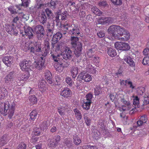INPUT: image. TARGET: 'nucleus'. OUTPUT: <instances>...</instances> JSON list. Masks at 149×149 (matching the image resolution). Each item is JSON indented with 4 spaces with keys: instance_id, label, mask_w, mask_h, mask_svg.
Returning <instances> with one entry per match:
<instances>
[{
    "instance_id": "f257e3e1",
    "label": "nucleus",
    "mask_w": 149,
    "mask_h": 149,
    "mask_svg": "<svg viewBox=\"0 0 149 149\" xmlns=\"http://www.w3.org/2000/svg\"><path fill=\"white\" fill-rule=\"evenodd\" d=\"M109 34L112 37H105V40L107 39L112 41L115 38L120 40L127 41L130 36L129 32L124 28L116 25L111 26L108 29Z\"/></svg>"
},
{
    "instance_id": "f03ea898",
    "label": "nucleus",
    "mask_w": 149,
    "mask_h": 149,
    "mask_svg": "<svg viewBox=\"0 0 149 149\" xmlns=\"http://www.w3.org/2000/svg\"><path fill=\"white\" fill-rule=\"evenodd\" d=\"M54 46L55 51L58 54L56 57L59 58L61 56L64 59L67 60L71 58L72 51L68 47L64 46L61 43H58Z\"/></svg>"
},
{
    "instance_id": "7ed1b4c3",
    "label": "nucleus",
    "mask_w": 149,
    "mask_h": 149,
    "mask_svg": "<svg viewBox=\"0 0 149 149\" xmlns=\"http://www.w3.org/2000/svg\"><path fill=\"white\" fill-rule=\"evenodd\" d=\"M114 97V95L112 94H111L110 95V98L112 101H113L115 98L116 99H118L121 100V102L123 103V104L121 106L119 107V110L121 112H123L124 111L130 110V113L132 114L135 111V109L133 108L131 109L132 105L129 101H126L124 99H122L121 98V97H123L122 95H119Z\"/></svg>"
},
{
    "instance_id": "20e7f679",
    "label": "nucleus",
    "mask_w": 149,
    "mask_h": 149,
    "mask_svg": "<svg viewBox=\"0 0 149 149\" xmlns=\"http://www.w3.org/2000/svg\"><path fill=\"white\" fill-rule=\"evenodd\" d=\"M15 106V102H13L10 104L8 102H6L4 104L3 106L1 107L0 113L4 116L8 115V117L11 119L13 115Z\"/></svg>"
},
{
    "instance_id": "39448f33",
    "label": "nucleus",
    "mask_w": 149,
    "mask_h": 149,
    "mask_svg": "<svg viewBox=\"0 0 149 149\" xmlns=\"http://www.w3.org/2000/svg\"><path fill=\"white\" fill-rule=\"evenodd\" d=\"M71 43L73 47L75 48V54L79 56L81 51L82 45L81 43L79 42L78 38L76 37H71Z\"/></svg>"
},
{
    "instance_id": "423d86ee",
    "label": "nucleus",
    "mask_w": 149,
    "mask_h": 149,
    "mask_svg": "<svg viewBox=\"0 0 149 149\" xmlns=\"http://www.w3.org/2000/svg\"><path fill=\"white\" fill-rule=\"evenodd\" d=\"M65 31H67L69 29L70 30L69 33L72 35L76 36L80 33L79 30L78 26L73 24L70 26V24L68 23H65L63 25Z\"/></svg>"
},
{
    "instance_id": "0eeeda50",
    "label": "nucleus",
    "mask_w": 149,
    "mask_h": 149,
    "mask_svg": "<svg viewBox=\"0 0 149 149\" xmlns=\"http://www.w3.org/2000/svg\"><path fill=\"white\" fill-rule=\"evenodd\" d=\"M19 65L21 70L26 72H29L32 71L33 68L31 65V61H29L22 60L20 61Z\"/></svg>"
},
{
    "instance_id": "6e6552de",
    "label": "nucleus",
    "mask_w": 149,
    "mask_h": 149,
    "mask_svg": "<svg viewBox=\"0 0 149 149\" xmlns=\"http://www.w3.org/2000/svg\"><path fill=\"white\" fill-rule=\"evenodd\" d=\"M52 57L54 60L56 62L54 64V67L56 70L59 72H63L64 69V65L62 63L58 62L59 58L54 55H53Z\"/></svg>"
},
{
    "instance_id": "1a4fd4ad",
    "label": "nucleus",
    "mask_w": 149,
    "mask_h": 149,
    "mask_svg": "<svg viewBox=\"0 0 149 149\" xmlns=\"http://www.w3.org/2000/svg\"><path fill=\"white\" fill-rule=\"evenodd\" d=\"M6 29L9 34L17 35L18 33L17 28L15 27L13 24H6Z\"/></svg>"
},
{
    "instance_id": "9d476101",
    "label": "nucleus",
    "mask_w": 149,
    "mask_h": 149,
    "mask_svg": "<svg viewBox=\"0 0 149 149\" xmlns=\"http://www.w3.org/2000/svg\"><path fill=\"white\" fill-rule=\"evenodd\" d=\"M34 30L39 39L44 38L45 31L43 26L40 25H37L35 27Z\"/></svg>"
},
{
    "instance_id": "9b49d317",
    "label": "nucleus",
    "mask_w": 149,
    "mask_h": 149,
    "mask_svg": "<svg viewBox=\"0 0 149 149\" xmlns=\"http://www.w3.org/2000/svg\"><path fill=\"white\" fill-rule=\"evenodd\" d=\"M60 139V136L58 135L55 137L48 140L47 143L48 146L51 148H54L57 146L58 142Z\"/></svg>"
},
{
    "instance_id": "f8f14e48",
    "label": "nucleus",
    "mask_w": 149,
    "mask_h": 149,
    "mask_svg": "<svg viewBox=\"0 0 149 149\" xmlns=\"http://www.w3.org/2000/svg\"><path fill=\"white\" fill-rule=\"evenodd\" d=\"M57 15L56 17L55 20L57 22V24H58L60 22V19L59 18H61L62 20H66L68 17L69 16V15L66 11H65L63 12L61 14L60 11L57 12Z\"/></svg>"
},
{
    "instance_id": "ddd939ff",
    "label": "nucleus",
    "mask_w": 149,
    "mask_h": 149,
    "mask_svg": "<svg viewBox=\"0 0 149 149\" xmlns=\"http://www.w3.org/2000/svg\"><path fill=\"white\" fill-rule=\"evenodd\" d=\"M79 77L86 82H89L92 79V76L85 71L81 72L79 75Z\"/></svg>"
},
{
    "instance_id": "4468645a",
    "label": "nucleus",
    "mask_w": 149,
    "mask_h": 149,
    "mask_svg": "<svg viewBox=\"0 0 149 149\" xmlns=\"http://www.w3.org/2000/svg\"><path fill=\"white\" fill-rule=\"evenodd\" d=\"M113 19L110 17H100L97 18L96 22L97 24H104L107 23H111L112 22Z\"/></svg>"
},
{
    "instance_id": "2eb2a0df",
    "label": "nucleus",
    "mask_w": 149,
    "mask_h": 149,
    "mask_svg": "<svg viewBox=\"0 0 149 149\" xmlns=\"http://www.w3.org/2000/svg\"><path fill=\"white\" fill-rule=\"evenodd\" d=\"M30 49V52L31 53L34 54H35L37 55L36 53L41 51V46L39 44H36L33 46H31V45L29 47L26 48L24 50L26 51L27 50Z\"/></svg>"
},
{
    "instance_id": "dca6fc26",
    "label": "nucleus",
    "mask_w": 149,
    "mask_h": 149,
    "mask_svg": "<svg viewBox=\"0 0 149 149\" xmlns=\"http://www.w3.org/2000/svg\"><path fill=\"white\" fill-rule=\"evenodd\" d=\"M44 61L42 58L38 61H35L33 63V66L39 70H41L44 67Z\"/></svg>"
},
{
    "instance_id": "f3484780",
    "label": "nucleus",
    "mask_w": 149,
    "mask_h": 149,
    "mask_svg": "<svg viewBox=\"0 0 149 149\" xmlns=\"http://www.w3.org/2000/svg\"><path fill=\"white\" fill-rule=\"evenodd\" d=\"M13 57L11 56H5L2 59V61L8 67L10 66L13 63Z\"/></svg>"
},
{
    "instance_id": "a211bd4d",
    "label": "nucleus",
    "mask_w": 149,
    "mask_h": 149,
    "mask_svg": "<svg viewBox=\"0 0 149 149\" xmlns=\"http://www.w3.org/2000/svg\"><path fill=\"white\" fill-rule=\"evenodd\" d=\"M77 4H76V3L73 1H69L68 2L67 5L69 6L71 10L74 11V13H77L79 10L78 6H77Z\"/></svg>"
},
{
    "instance_id": "6ab92c4d",
    "label": "nucleus",
    "mask_w": 149,
    "mask_h": 149,
    "mask_svg": "<svg viewBox=\"0 0 149 149\" xmlns=\"http://www.w3.org/2000/svg\"><path fill=\"white\" fill-rule=\"evenodd\" d=\"M46 84V81L44 80H39L38 83V86L40 90L43 93L46 92L47 90Z\"/></svg>"
},
{
    "instance_id": "aec40b11",
    "label": "nucleus",
    "mask_w": 149,
    "mask_h": 149,
    "mask_svg": "<svg viewBox=\"0 0 149 149\" xmlns=\"http://www.w3.org/2000/svg\"><path fill=\"white\" fill-rule=\"evenodd\" d=\"M4 81L8 84L12 83L14 80V76L13 72H10L4 78Z\"/></svg>"
},
{
    "instance_id": "412c9836",
    "label": "nucleus",
    "mask_w": 149,
    "mask_h": 149,
    "mask_svg": "<svg viewBox=\"0 0 149 149\" xmlns=\"http://www.w3.org/2000/svg\"><path fill=\"white\" fill-rule=\"evenodd\" d=\"M44 76L45 79L49 84H52L53 81L52 78V75L51 72L48 70H46L44 73Z\"/></svg>"
},
{
    "instance_id": "4be33fe9",
    "label": "nucleus",
    "mask_w": 149,
    "mask_h": 149,
    "mask_svg": "<svg viewBox=\"0 0 149 149\" xmlns=\"http://www.w3.org/2000/svg\"><path fill=\"white\" fill-rule=\"evenodd\" d=\"M124 60L125 62L128 64L131 67H134L135 65V63L132 59L128 55H125L124 57Z\"/></svg>"
},
{
    "instance_id": "5701e85b",
    "label": "nucleus",
    "mask_w": 149,
    "mask_h": 149,
    "mask_svg": "<svg viewBox=\"0 0 149 149\" xmlns=\"http://www.w3.org/2000/svg\"><path fill=\"white\" fill-rule=\"evenodd\" d=\"M72 93L71 90L68 88H64L63 89L60 93L61 95L65 97H68Z\"/></svg>"
},
{
    "instance_id": "b1692460",
    "label": "nucleus",
    "mask_w": 149,
    "mask_h": 149,
    "mask_svg": "<svg viewBox=\"0 0 149 149\" xmlns=\"http://www.w3.org/2000/svg\"><path fill=\"white\" fill-rule=\"evenodd\" d=\"M30 74L29 72H28L25 73H23L21 74L19 77L18 78V80L21 81H22V83L23 81H27L30 77Z\"/></svg>"
},
{
    "instance_id": "393cba45",
    "label": "nucleus",
    "mask_w": 149,
    "mask_h": 149,
    "mask_svg": "<svg viewBox=\"0 0 149 149\" xmlns=\"http://www.w3.org/2000/svg\"><path fill=\"white\" fill-rule=\"evenodd\" d=\"M88 51H87V54L88 56L91 57L92 56V54L97 49L96 45L93 44L91 45V47H88Z\"/></svg>"
},
{
    "instance_id": "a878e982",
    "label": "nucleus",
    "mask_w": 149,
    "mask_h": 149,
    "mask_svg": "<svg viewBox=\"0 0 149 149\" xmlns=\"http://www.w3.org/2000/svg\"><path fill=\"white\" fill-rule=\"evenodd\" d=\"M147 120V118L145 115L142 116L139 120L137 122V124L138 126H140L143 125Z\"/></svg>"
},
{
    "instance_id": "bb28decb",
    "label": "nucleus",
    "mask_w": 149,
    "mask_h": 149,
    "mask_svg": "<svg viewBox=\"0 0 149 149\" xmlns=\"http://www.w3.org/2000/svg\"><path fill=\"white\" fill-rule=\"evenodd\" d=\"M38 19L42 24H43L45 23L46 20V17L44 12L42 11L39 14Z\"/></svg>"
},
{
    "instance_id": "cd10ccee",
    "label": "nucleus",
    "mask_w": 149,
    "mask_h": 149,
    "mask_svg": "<svg viewBox=\"0 0 149 149\" xmlns=\"http://www.w3.org/2000/svg\"><path fill=\"white\" fill-rule=\"evenodd\" d=\"M33 30L29 26H28L27 28H25L24 32L25 35L28 36L29 38H31L33 36V34L32 33Z\"/></svg>"
},
{
    "instance_id": "c85d7f7f",
    "label": "nucleus",
    "mask_w": 149,
    "mask_h": 149,
    "mask_svg": "<svg viewBox=\"0 0 149 149\" xmlns=\"http://www.w3.org/2000/svg\"><path fill=\"white\" fill-rule=\"evenodd\" d=\"M78 68L77 67H73L71 70V73L72 77L74 79L78 73Z\"/></svg>"
},
{
    "instance_id": "c756f323",
    "label": "nucleus",
    "mask_w": 149,
    "mask_h": 149,
    "mask_svg": "<svg viewBox=\"0 0 149 149\" xmlns=\"http://www.w3.org/2000/svg\"><path fill=\"white\" fill-rule=\"evenodd\" d=\"M62 36L61 34L59 33H57L53 36L52 41L53 43L55 44L59 40Z\"/></svg>"
},
{
    "instance_id": "7c9ffc66",
    "label": "nucleus",
    "mask_w": 149,
    "mask_h": 149,
    "mask_svg": "<svg viewBox=\"0 0 149 149\" xmlns=\"http://www.w3.org/2000/svg\"><path fill=\"white\" fill-rule=\"evenodd\" d=\"M107 53L108 55L111 57L115 56L117 54L116 50L114 49L111 48H108Z\"/></svg>"
},
{
    "instance_id": "2f4dec72",
    "label": "nucleus",
    "mask_w": 149,
    "mask_h": 149,
    "mask_svg": "<svg viewBox=\"0 0 149 149\" xmlns=\"http://www.w3.org/2000/svg\"><path fill=\"white\" fill-rule=\"evenodd\" d=\"M86 68L87 71L91 74L96 73L97 71L95 68L90 64L87 65Z\"/></svg>"
},
{
    "instance_id": "473e14b6",
    "label": "nucleus",
    "mask_w": 149,
    "mask_h": 149,
    "mask_svg": "<svg viewBox=\"0 0 149 149\" xmlns=\"http://www.w3.org/2000/svg\"><path fill=\"white\" fill-rule=\"evenodd\" d=\"M22 2V4L19 5V6H16V7L19 10H20L21 8L19 7H21L23 6L25 7H27L29 4L30 2V0H21Z\"/></svg>"
},
{
    "instance_id": "72a5a7b5",
    "label": "nucleus",
    "mask_w": 149,
    "mask_h": 149,
    "mask_svg": "<svg viewBox=\"0 0 149 149\" xmlns=\"http://www.w3.org/2000/svg\"><path fill=\"white\" fill-rule=\"evenodd\" d=\"M29 101L31 105L36 104L37 101V98L34 95H31L29 97Z\"/></svg>"
},
{
    "instance_id": "f704fd0d",
    "label": "nucleus",
    "mask_w": 149,
    "mask_h": 149,
    "mask_svg": "<svg viewBox=\"0 0 149 149\" xmlns=\"http://www.w3.org/2000/svg\"><path fill=\"white\" fill-rule=\"evenodd\" d=\"M1 94L0 95V99H3L6 97L8 94V91L7 90L4 88H1Z\"/></svg>"
},
{
    "instance_id": "c9c22d12",
    "label": "nucleus",
    "mask_w": 149,
    "mask_h": 149,
    "mask_svg": "<svg viewBox=\"0 0 149 149\" xmlns=\"http://www.w3.org/2000/svg\"><path fill=\"white\" fill-rule=\"evenodd\" d=\"M91 102L84 100L83 102L82 107L85 109L88 110L89 109Z\"/></svg>"
},
{
    "instance_id": "e433bc0d",
    "label": "nucleus",
    "mask_w": 149,
    "mask_h": 149,
    "mask_svg": "<svg viewBox=\"0 0 149 149\" xmlns=\"http://www.w3.org/2000/svg\"><path fill=\"white\" fill-rule=\"evenodd\" d=\"M74 111L76 118L78 120H80L82 117L81 114L80 112L77 109H74Z\"/></svg>"
},
{
    "instance_id": "4c0bfd02",
    "label": "nucleus",
    "mask_w": 149,
    "mask_h": 149,
    "mask_svg": "<svg viewBox=\"0 0 149 149\" xmlns=\"http://www.w3.org/2000/svg\"><path fill=\"white\" fill-rule=\"evenodd\" d=\"M8 141V140L6 136L5 135H4L0 139V147L3 146Z\"/></svg>"
},
{
    "instance_id": "58836bf2",
    "label": "nucleus",
    "mask_w": 149,
    "mask_h": 149,
    "mask_svg": "<svg viewBox=\"0 0 149 149\" xmlns=\"http://www.w3.org/2000/svg\"><path fill=\"white\" fill-rule=\"evenodd\" d=\"M91 9L92 11L96 15L100 16L102 14L101 12L96 6H92Z\"/></svg>"
},
{
    "instance_id": "ea45409f",
    "label": "nucleus",
    "mask_w": 149,
    "mask_h": 149,
    "mask_svg": "<svg viewBox=\"0 0 149 149\" xmlns=\"http://www.w3.org/2000/svg\"><path fill=\"white\" fill-rule=\"evenodd\" d=\"M74 143L77 145L79 144L81 142V141L77 134L73 135Z\"/></svg>"
},
{
    "instance_id": "a19ab883",
    "label": "nucleus",
    "mask_w": 149,
    "mask_h": 149,
    "mask_svg": "<svg viewBox=\"0 0 149 149\" xmlns=\"http://www.w3.org/2000/svg\"><path fill=\"white\" fill-rule=\"evenodd\" d=\"M130 48V46L127 43L122 42L121 50L127 51Z\"/></svg>"
},
{
    "instance_id": "79ce46f5",
    "label": "nucleus",
    "mask_w": 149,
    "mask_h": 149,
    "mask_svg": "<svg viewBox=\"0 0 149 149\" xmlns=\"http://www.w3.org/2000/svg\"><path fill=\"white\" fill-rule=\"evenodd\" d=\"M77 149H97V148L95 146L90 145H85L82 146Z\"/></svg>"
},
{
    "instance_id": "37998d69",
    "label": "nucleus",
    "mask_w": 149,
    "mask_h": 149,
    "mask_svg": "<svg viewBox=\"0 0 149 149\" xmlns=\"http://www.w3.org/2000/svg\"><path fill=\"white\" fill-rule=\"evenodd\" d=\"M58 111L61 116L66 114L67 110L64 107H59L58 108Z\"/></svg>"
},
{
    "instance_id": "c03bdc74",
    "label": "nucleus",
    "mask_w": 149,
    "mask_h": 149,
    "mask_svg": "<svg viewBox=\"0 0 149 149\" xmlns=\"http://www.w3.org/2000/svg\"><path fill=\"white\" fill-rule=\"evenodd\" d=\"M133 99V104L135 106V108H138L139 106V99L137 96L134 97Z\"/></svg>"
},
{
    "instance_id": "a18cd8bd",
    "label": "nucleus",
    "mask_w": 149,
    "mask_h": 149,
    "mask_svg": "<svg viewBox=\"0 0 149 149\" xmlns=\"http://www.w3.org/2000/svg\"><path fill=\"white\" fill-rule=\"evenodd\" d=\"M37 113L36 111L33 110L32 111L30 114V119L33 120L36 117Z\"/></svg>"
},
{
    "instance_id": "49530a36",
    "label": "nucleus",
    "mask_w": 149,
    "mask_h": 149,
    "mask_svg": "<svg viewBox=\"0 0 149 149\" xmlns=\"http://www.w3.org/2000/svg\"><path fill=\"white\" fill-rule=\"evenodd\" d=\"M41 130L40 128L37 127L34 128L32 134V135H34L35 136H38L40 135L41 132Z\"/></svg>"
},
{
    "instance_id": "de8ad7c7",
    "label": "nucleus",
    "mask_w": 149,
    "mask_h": 149,
    "mask_svg": "<svg viewBox=\"0 0 149 149\" xmlns=\"http://www.w3.org/2000/svg\"><path fill=\"white\" fill-rule=\"evenodd\" d=\"M142 63L144 65H149V56L144 57Z\"/></svg>"
},
{
    "instance_id": "09e8293b",
    "label": "nucleus",
    "mask_w": 149,
    "mask_h": 149,
    "mask_svg": "<svg viewBox=\"0 0 149 149\" xmlns=\"http://www.w3.org/2000/svg\"><path fill=\"white\" fill-rule=\"evenodd\" d=\"M49 46V43L48 42H47V45L46 46L47 47V49H46V48L45 47V51L44 52L43 51H42V55L43 56H45L47 55L49 49V48H48Z\"/></svg>"
},
{
    "instance_id": "8fccbe9b",
    "label": "nucleus",
    "mask_w": 149,
    "mask_h": 149,
    "mask_svg": "<svg viewBox=\"0 0 149 149\" xmlns=\"http://www.w3.org/2000/svg\"><path fill=\"white\" fill-rule=\"evenodd\" d=\"M86 114H84L83 115L84 119L85 120V122L87 125H90L91 124V120L88 118Z\"/></svg>"
},
{
    "instance_id": "3c124183",
    "label": "nucleus",
    "mask_w": 149,
    "mask_h": 149,
    "mask_svg": "<svg viewBox=\"0 0 149 149\" xmlns=\"http://www.w3.org/2000/svg\"><path fill=\"white\" fill-rule=\"evenodd\" d=\"M65 80L67 84L70 86H72L74 83L73 81L70 77H66Z\"/></svg>"
},
{
    "instance_id": "603ef678",
    "label": "nucleus",
    "mask_w": 149,
    "mask_h": 149,
    "mask_svg": "<svg viewBox=\"0 0 149 149\" xmlns=\"http://www.w3.org/2000/svg\"><path fill=\"white\" fill-rule=\"evenodd\" d=\"M47 128V124L46 121H44L40 126V129L41 130H44Z\"/></svg>"
},
{
    "instance_id": "864d4df0",
    "label": "nucleus",
    "mask_w": 149,
    "mask_h": 149,
    "mask_svg": "<svg viewBox=\"0 0 149 149\" xmlns=\"http://www.w3.org/2000/svg\"><path fill=\"white\" fill-rule=\"evenodd\" d=\"M19 17L20 18L24 19V20H27L28 19L29 16L27 14H24L23 13H21L19 14Z\"/></svg>"
},
{
    "instance_id": "5fc2aeb1",
    "label": "nucleus",
    "mask_w": 149,
    "mask_h": 149,
    "mask_svg": "<svg viewBox=\"0 0 149 149\" xmlns=\"http://www.w3.org/2000/svg\"><path fill=\"white\" fill-rule=\"evenodd\" d=\"M122 42H117L115 43V47L118 50H121Z\"/></svg>"
},
{
    "instance_id": "6e6d98bb",
    "label": "nucleus",
    "mask_w": 149,
    "mask_h": 149,
    "mask_svg": "<svg viewBox=\"0 0 149 149\" xmlns=\"http://www.w3.org/2000/svg\"><path fill=\"white\" fill-rule=\"evenodd\" d=\"M26 145L23 142H22L19 143L17 146V149H26Z\"/></svg>"
},
{
    "instance_id": "4d7b16f0",
    "label": "nucleus",
    "mask_w": 149,
    "mask_h": 149,
    "mask_svg": "<svg viewBox=\"0 0 149 149\" xmlns=\"http://www.w3.org/2000/svg\"><path fill=\"white\" fill-rule=\"evenodd\" d=\"M143 104L144 105H146L149 104V99L148 96L147 95H145L144 96Z\"/></svg>"
},
{
    "instance_id": "13d9d810",
    "label": "nucleus",
    "mask_w": 149,
    "mask_h": 149,
    "mask_svg": "<svg viewBox=\"0 0 149 149\" xmlns=\"http://www.w3.org/2000/svg\"><path fill=\"white\" fill-rule=\"evenodd\" d=\"M120 116L122 118V121L123 123L124 124H126L127 120V116H126L125 115H124L121 113L120 114Z\"/></svg>"
},
{
    "instance_id": "bf43d9fd",
    "label": "nucleus",
    "mask_w": 149,
    "mask_h": 149,
    "mask_svg": "<svg viewBox=\"0 0 149 149\" xmlns=\"http://www.w3.org/2000/svg\"><path fill=\"white\" fill-rule=\"evenodd\" d=\"M111 2L114 5H120L122 4L121 0H111Z\"/></svg>"
},
{
    "instance_id": "052dcab7",
    "label": "nucleus",
    "mask_w": 149,
    "mask_h": 149,
    "mask_svg": "<svg viewBox=\"0 0 149 149\" xmlns=\"http://www.w3.org/2000/svg\"><path fill=\"white\" fill-rule=\"evenodd\" d=\"M90 58H92L91 59L93 60L94 62L97 63L99 61V58L97 56L92 55Z\"/></svg>"
},
{
    "instance_id": "680f3d73",
    "label": "nucleus",
    "mask_w": 149,
    "mask_h": 149,
    "mask_svg": "<svg viewBox=\"0 0 149 149\" xmlns=\"http://www.w3.org/2000/svg\"><path fill=\"white\" fill-rule=\"evenodd\" d=\"M102 89L100 87L96 88L95 90L94 93L95 95H99L101 92V91Z\"/></svg>"
},
{
    "instance_id": "e2e57ef3",
    "label": "nucleus",
    "mask_w": 149,
    "mask_h": 149,
    "mask_svg": "<svg viewBox=\"0 0 149 149\" xmlns=\"http://www.w3.org/2000/svg\"><path fill=\"white\" fill-rule=\"evenodd\" d=\"M122 74V72L121 71H119L118 72L113 73V76L115 78H117L119 76H120Z\"/></svg>"
},
{
    "instance_id": "0e129e2a",
    "label": "nucleus",
    "mask_w": 149,
    "mask_h": 149,
    "mask_svg": "<svg viewBox=\"0 0 149 149\" xmlns=\"http://www.w3.org/2000/svg\"><path fill=\"white\" fill-rule=\"evenodd\" d=\"M8 9L12 14H14L17 13L16 10L12 6H10L8 7Z\"/></svg>"
},
{
    "instance_id": "69168bd1",
    "label": "nucleus",
    "mask_w": 149,
    "mask_h": 149,
    "mask_svg": "<svg viewBox=\"0 0 149 149\" xmlns=\"http://www.w3.org/2000/svg\"><path fill=\"white\" fill-rule=\"evenodd\" d=\"M86 97V100H85L91 102V99L92 98V95L91 94H89L87 95Z\"/></svg>"
},
{
    "instance_id": "338daca9",
    "label": "nucleus",
    "mask_w": 149,
    "mask_h": 149,
    "mask_svg": "<svg viewBox=\"0 0 149 149\" xmlns=\"http://www.w3.org/2000/svg\"><path fill=\"white\" fill-rule=\"evenodd\" d=\"M38 138L35 136H32L31 140V142L33 144H35L38 141Z\"/></svg>"
},
{
    "instance_id": "774afa93",
    "label": "nucleus",
    "mask_w": 149,
    "mask_h": 149,
    "mask_svg": "<svg viewBox=\"0 0 149 149\" xmlns=\"http://www.w3.org/2000/svg\"><path fill=\"white\" fill-rule=\"evenodd\" d=\"M100 133L97 132H94L93 134V137L94 139H97L100 137Z\"/></svg>"
}]
</instances>
